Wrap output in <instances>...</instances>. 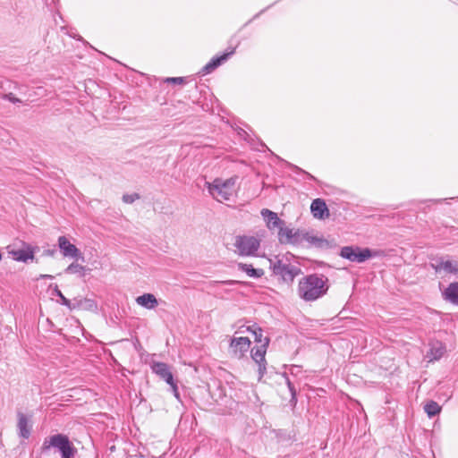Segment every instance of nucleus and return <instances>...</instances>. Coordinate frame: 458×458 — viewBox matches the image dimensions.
Masks as SVG:
<instances>
[{
  "label": "nucleus",
  "instance_id": "nucleus-36",
  "mask_svg": "<svg viewBox=\"0 0 458 458\" xmlns=\"http://www.w3.org/2000/svg\"><path fill=\"white\" fill-rule=\"evenodd\" d=\"M235 283H236L235 281H228V282H226V284H235Z\"/></svg>",
  "mask_w": 458,
  "mask_h": 458
},
{
  "label": "nucleus",
  "instance_id": "nucleus-33",
  "mask_svg": "<svg viewBox=\"0 0 458 458\" xmlns=\"http://www.w3.org/2000/svg\"><path fill=\"white\" fill-rule=\"evenodd\" d=\"M296 169H298V170H300V171H301V169H300V168H298V167H296ZM301 172H302V170H301ZM303 173H304V171H303ZM305 174H307V176H308L309 178H310V179H312V180H314V179H315V178H314V176H313L312 174H309V173H307V172H305Z\"/></svg>",
  "mask_w": 458,
  "mask_h": 458
},
{
  "label": "nucleus",
  "instance_id": "nucleus-24",
  "mask_svg": "<svg viewBox=\"0 0 458 458\" xmlns=\"http://www.w3.org/2000/svg\"><path fill=\"white\" fill-rule=\"evenodd\" d=\"M87 270L88 269L86 267L76 262H73L65 268L64 273L74 274L78 275L80 277H83L86 275Z\"/></svg>",
  "mask_w": 458,
  "mask_h": 458
},
{
  "label": "nucleus",
  "instance_id": "nucleus-17",
  "mask_svg": "<svg viewBox=\"0 0 458 458\" xmlns=\"http://www.w3.org/2000/svg\"><path fill=\"white\" fill-rule=\"evenodd\" d=\"M234 53V48L231 51L225 53L220 56H216L212 58L201 70L202 74H208L212 72L215 69H216L219 65H221L225 61L228 59L230 55Z\"/></svg>",
  "mask_w": 458,
  "mask_h": 458
},
{
  "label": "nucleus",
  "instance_id": "nucleus-6",
  "mask_svg": "<svg viewBox=\"0 0 458 458\" xmlns=\"http://www.w3.org/2000/svg\"><path fill=\"white\" fill-rule=\"evenodd\" d=\"M260 245L259 240L254 236H237L234 246L238 254L242 256L255 255Z\"/></svg>",
  "mask_w": 458,
  "mask_h": 458
},
{
  "label": "nucleus",
  "instance_id": "nucleus-35",
  "mask_svg": "<svg viewBox=\"0 0 458 458\" xmlns=\"http://www.w3.org/2000/svg\"><path fill=\"white\" fill-rule=\"evenodd\" d=\"M40 277H42V278H50V279H52V278H53V276H51V275H41V276H40Z\"/></svg>",
  "mask_w": 458,
  "mask_h": 458
},
{
  "label": "nucleus",
  "instance_id": "nucleus-4",
  "mask_svg": "<svg viewBox=\"0 0 458 458\" xmlns=\"http://www.w3.org/2000/svg\"><path fill=\"white\" fill-rule=\"evenodd\" d=\"M270 267L275 275L280 276L286 283H292L295 276L301 273V268L297 266L284 263L283 260L276 258V260L270 259Z\"/></svg>",
  "mask_w": 458,
  "mask_h": 458
},
{
  "label": "nucleus",
  "instance_id": "nucleus-1",
  "mask_svg": "<svg viewBox=\"0 0 458 458\" xmlns=\"http://www.w3.org/2000/svg\"><path fill=\"white\" fill-rule=\"evenodd\" d=\"M327 278L323 275L312 274L300 280L299 296L306 301H316L325 295L328 290Z\"/></svg>",
  "mask_w": 458,
  "mask_h": 458
},
{
  "label": "nucleus",
  "instance_id": "nucleus-12",
  "mask_svg": "<svg viewBox=\"0 0 458 458\" xmlns=\"http://www.w3.org/2000/svg\"><path fill=\"white\" fill-rule=\"evenodd\" d=\"M150 367L152 372L165 381L167 384H171L173 382L174 376L171 371V367L168 364L160 361H153Z\"/></svg>",
  "mask_w": 458,
  "mask_h": 458
},
{
  "label": "nucleus",
  "instance_id": "nucleus-9",
  "mask_svg": "<svg viewBox=\"0 0 458 458\" xmlns=\"http://www.w3.org/2000/svg\"><path fill=\"white\" fill-rule=\"evenodd\" d=\"M22 248L16 249L14 245H8L6 247L9 255L13 259L21 262H27L29 259H34V251L30 245L21 242Z\"/></svg>",
  "mask_w": 458,
  "mask_h": 458
},
{
  "label": "nucleus",
  "instance_id": "nucleus-31",
  "mask_svg": "<svg viewBox=\"0 0 458 458\" xmlns=\"http://www.w3.org/2000/svg\"><path fill=\"white\" fill-rule=\"evenodd\" d=\"M3 98L9 100L12 103H21V100L18 98H16L13 93L4 94L3 96Z\"/></svg>",
  "mask_w": 458,
  "mask_h": 458
},
{
  "label": "nucleus",
  "instance_id": "nucleus-2",
  "mask_svg": "<svg viewBox=\"0 0 458 458\" xmlns=\"http://www.w3.org/2000/svg\"><path fill=\"white\" fill-rule=\"evenodd\" d=\"M236 178L223 180L215 179L212 182H206L209 194L217 201L229 200L235 193Z\"/></svg>",
  "mask_w": 458,
  "mask_h": 458
},
{
  "label": "nucleus",
  "instance_id": "nucleus-34",
  "mask_svg": "<svg viewBox=\"0 0 458 458\" xmlns=\"http://www.w3.org/2000/svg\"><path fill=\"white\" fill-rule=\"evenodd\" d=\"M45 254L49 255V256H53L55 254V250H46Z\"/></svg>",
  "mask_w": 458,
  "mask_h": 458
},
{
  "label": "nucleus",
  "instance_id": "nucleus-16",
  "mask_svg": "<svg viewBox=\"0 0 458 458\" xmlns=\"http://www.w3.org/2000/svg\"><path fill=\"white\" fill-rule=\"evenodd\" d=\"M234 53V48L231 51L225 53L220 56H216L212 58L201 70L202 74H208L212 72L215 69H216L219 65H221L225 61L228 59L230 55Z\"/></svg>",
  "mask_w": 458,
  "mask_h": 458
},
{
  "label": "nucleus",
  "instance_id": "nucleus-8",
  "mask_svg": "<svg viewBox=\"0 0 458 458\" xmlns=\"http://www.w3.org/2000/svg\"><path fill=\"white\" fill-rule=\"evenodd\" d=\"M250 347V341L248 337H233L229 345L230 353L237 359H242L246 355Z\"/></svg>",
  "mask_w": 458,
  "mask_h": 458
},
{
  "label": "nucleus",
  "instance_id": "nucleus-29",
  "mask_svg": "<svg viewBox=\"0 0 458 458\" xmlns=\"http://www.w3.org/2000/svg\"><path fill=\"white\" fill-rule=\"evenodd\" d=\"M165 81L168 83L174 84H182L185 81V78L183 77H169L165 79Z\"/></svg>",
  "mask_w": 458,
  "mask_h": 458
},
{
  "label": "nucleus",
  "instance_id": "nucleus-13",
  "mask_svg": "<svg viewBox=\"0 0 458 458\" xmlns=\"http://www.w3.org/2000/svg\"><path fill=\"white\" fill-rule=\"evenodd\" d=\"M58 247L64 257L78 259L81 257V250L65 236H60L58 238Z\"/></svg>",
  "mask_w": 458,
  "mask_h": 458
},
{
  "label": "nucleus",
  "instance_id": "nucleus-25",
  "mask_svg": "<svg viewBox=\"0 0 458 458\" xmlns=\"http://www.w3.org/2000/svg\"><path fill=\"white\" fill-rule=\"evenodd\" d=\"M424 411L429 418H432L440 412L441 407L437 402L430 401L425 404Z\"/></svg>",
  "mask_w": 458,
  "mask_h": 458
},
{
  "label": "nucleus",
  "instance_id": "nucleus-23",
  "mask_svg": "<svg viewBox=\"0 0 458 458\" xmlns=\"http://www.w3.org/2000/svg\"><path fill=\"white\" fill-rule=\"evenodd\" d=\"M238 269L245 272L250 277L259 278L264 275V271L260 268H253L251 265L238 263Z\"/></svg>",
  "mask_w": 458,
  "mask_h": 458
},
{
  "label": "nucleus",
  "instance_id": "nucleus-22",
  "mask_svg": "<svg viewBox=\"0 0 458 458\" xmlns=\"http://www.w3.org/2000/svg\"><path fill=\"white\" fill-rule=\"evenodd\" d=\"M303 242H306L311 245H314V246L319 247V248L327 245V241L325 240L324 238L318 237L317 235H314V234L310 233L305 231H301V243H302Z\"/></svg>",
  "mask_w": 458,
  "mask_h": 458
},
{
  "label": "nucleus",
  "instance_id": "nucleus-27",
  "mask_svg": "<svg viewBox=\"0 0 458 458\" xmlns=\"http://www.w3.org/2000/svg\"><path fill=\"white\" fill-rule=\"evenodd\" d=\"M55 294L61 299L62 301V304L68 307L69 309H75V305H72V302L70 300H68L67 298H65L64 296V294L62 293V292L58 289V287L56 286L55 289Z\"/></svg>",
  "mask_w": 458,
  "mask_h": 458
},
{
  "label": "nucleus",
  "instance_id": "nucleus-11",
  "mask_svg": "<svg viewBox=\"0 0 458 458\" xmlns=\"http://www.w3.org/2000/svg\"><path fill=\"white\" fill-rule=\"evenodd\" d=\"M431 267L437 273L444 272L445 274L458 275V259H439Z\"/></svg>",
  "mask_w": 458,
  "mask_h": 458
},
{
  "label": "nucleus",
  "instance_id": "nucleus-15",
  "mask_svg": "<svg viewBox=\"0 0 458 458\" xmlns=\"http://www.w3.org/2000/svg\"><path fill=\"white\" fill-rule=\"evenodd\" d=\"M261 215L266 221L267 226L269 230H274L276 228L279 229L280 226L284 225V221L281 220L276 213L269 209L263 208L261 210Z\"/></svg>",
  "mask_w": 458,
  "mask_h": 458
},
{
  "label": "nucleus",
  "instance_id": "nucleus-3",
  "mask_svg": "<svg viewBox=\"0 0 458 458\" xmlns=\"http://www.w3.org/2000/svg\"><path fill=\"white\" fill-rule=\"evenodd\" d=\"M50 447L56 448L62 458H74L77 454L76 447L69 440V437L64 434H56L46 438L42 448L47 450Z\"/></svg>",
  "mask_w": 458,
  "mask_h": 458
},
{
  "label": "nucleus",
  "instance_id": "nucleus-19",
  "mask_svg": "<svg viewBox=\"0 0 458 458\" xmlns=\"http://www.w3.org/2000/svg\"><path fill=\"white\" fill-rule=\"evenodd\" d=\"M445 352V346L438 341L431 342L429 344V351L427 353V358H428V361L438 360L443 357Z\"/></svg>",
  "mask_w": 458,
  "mask_h": 458
},
{
  "label": "nucleus",
  "instance_id": "nucleus-28",
  "mask_svg": "<svg viewBox=\"0 0 458 458\" xmlns=\"http://www.w3.org/2000/svg\"><path fill=\"white\" fill-rule=\"evenodd\" d=\"M140 198L139 194L137 193H134V194H124L123 196V202L125 203H128V204H131L133 203L136 199H138Z\"/></svg>",
  "mask_w": 458,
  "mask_h": 458
},
{
  "label": "nucleus",
  "instance_id": "nucleus-7",
  "mask_svg": "<svg viewBox=\"0 0 458 458\" xmlns=\"http://www.w3.org/2000/svg\"><path fill=\"white\" fill-rule=\"evenodd\" d=\"M268 344H269V338L265 337L264 343L260 345H258V346L252 348L251 352H250L252 360L259 366V379H261L267 371V367H266L267 361L265 359V355H266L267 348Z\"/></svg>",
  "mask_w": 458,
  "mask_h": 458
},
{
  "label": "nucleus",
  "instance_id": "nucleus-20",
  "mask_svg": "<svg viewBox=\"0 0 458 458\" xmlns=\"http://www.w3.org/2000/svg\"><path fill=\"white\" fill-rule=\"evenodd\" d=\"M445 301L458 306V282L451 283L442 293Z\"/></svg>",
  "mask_w": 458,
  "mask_h": 458
},
{
  "label": "nucleus",
  "instance_id": "nucleus-14",
  "mask_svg": "<svg viewBox=\"0 0 458 458\" xmlns=\"http://www.w3.org/2000/svg\"><path fill=\"white\" fill-rule=\"evenodd\" d=\"M17 429L19 437L28 439L30 436L31 425L30 424L29 418L22 412L17 413Z\"/></svg>",
  "mask_w": 458,
  "mask_h": 458
},
{
  "label": "nucleus",
  "instance_id": "nucleus-21",
  "mask_svg": "<svg viewBox=\"0 0 458 458\" xmlns=\"http://www.w3.org/2000/svg\"><path fill=\"white\" fill-rule=\"evenodd\" d=\"M136 303L145 309L154 310L158 305V301L153 293H144L136 298Z\"/></svg>",
  "mask_w": 458,
  "mask_h": 458
},
{
  "label": "nucleus",
  "instance_id": "nucleus-26",
  "mask_svg": "<svg viewBox=\"0 0 458 458\" xmlns=\"http://www.w3.org/2000/svg\"><path fill=\"white\" fill-rule=\"evenodd\" d=\"M247 330L253 334L255 342L259 344V345L264 343L265 337H263V332L260 327L252 326V327H248Z\"/></svg>",
  "mask_w": 458,
  "mask_h": 458
},
{
  "label": "nucleus",
  "instance_id": "nucleus-10",
  "mask_svg": "<svg viewBox=\"0 0 458 458\" xmlns=\"http://www.w3.org/2000/svg\"><path fill=\"white\" fill-rule=\"evenodd\" d=\"M301 230L293 231V229L280 226L278 229V240L283 244H300Z\"/></svg>",
  "mask_w": 458,
  "mask_h": 458
},
{
  "label": "nucleus",
  "instance_id": "nucleus-30",
  "mask_svg": "<svg viewBox=\"0 0 458 458\" xmlns=\"http://www.w3.org/2000/svg\"><path fill=\"white\" fill-rule=\"evenodd\" d=\"M171 387V390L173 392V394L174 395V397L180 401V394H179V391H178V386H177V384L176 382L174 381V379L173 380V382L171 384H168Z\"/></svg>",
  "mask_w": 458,
  "mask_h": 458
},
{
  "label": "nucleus",
  "instance_id": "nucleus-5",
  "mask_svg": "<svg viewBox=\"0 0 458 458\" xmlns=\"http://www.w3.org/2000/svg\"><path fill=\"white\" fill-rule=\"evenodd\" d=\"M340 257L352 262L363 263L374 255L369 248L359 246H344L341 249Z\"/></svg>",
  "mask_w": 458,
  "mask_h": 458
},
{
  "label": "nucleus",
  "instance_id": "nucleus-18",
  "mask_svg": "<svg viewBox=\"0 0 458 458\" xmlns=\"http://www.w3.org/2000/svg\"><path fill=\"white\" fill-rule=\"evenodd\" d=\"M310 210L316 218L323 219L329 216V210L326 202L321 199H316L312 201Z\"/></svg>",
  "mask_w": 458,
  "mask_h": 458
},
{
  "label": "nucleus",
  "instance_id": "nucleus-32",
  "mask_svg": "<svg viewBox=\"0 0 458 458\" xmlns=\"http://www.w3.org/2000/svg\"><path fill=\"white\" fill-rule=\"evenodd\" d=\"M286 380H287V385H288L289 390L292 394V396H293V398H294V396L296 394V391H295L293 386L292 385V383L290 382V380L288 378Z\"/></svg>",
  "mask_w": 458,
  "mask_h": 458
}]
</instances>
